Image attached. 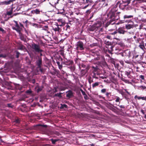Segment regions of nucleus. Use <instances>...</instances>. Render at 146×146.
<instances>
[{
  "instance_id": "ea45409f",
  "label": "nucleus",
  "mask_w": 146,
  "mask_h": 146,
  "mask_svg": "<svg viewBox=\"0 0 146 146\" xmlns=\"http://www.w3.org/2000/svg\"><path fill=\"white\" fill-rule=\"evenodd\" d=\"M135 98H137L138 100L141 99V97L138 96L137 95L135 96Z\"/></svg>"
},
{
  "instance_id": "de8ad7c7",
  "label": "nucleus",
  "mask_w": 146,
  "mask_h": 146,
  "mask_svg": "<svg viewBox=\"0 0 146 146\" xmlns=\"http://www.w3.org/2000/svg\"><path fill=\"white\" fill-rule=\"evenodd\" d=\"M39 125L40 126H41V127H47V125Z\"/></svg>"
},
{
  "instance_id": "864d4df0",
  "label": "nucleus",
  "mask_w": 146,
  "mask_h": 146,
  "mask_svg": "<svg viewBox=\"0 0 146 146\" xmlns=\"http://www.w3.org/2000/svg\"><path fill=\"white\" fill-rule=\"evenodd\" d=\"M94 13H92L91 14V16H90V19H91L93 17V15H94Z\"/></svg>"
},
{
  "instance_id": "69168bd1",
  "label": "nucleus",
  "mask_w": 146,
  "mask_h": 146,
  "mask_svg": "<svg viewBox=\"0 0 146 146\" xmlns=\"http://www.w3.org/2000/svg\"><path fill=\"white\" fill-rule=\"evenodd\" d=\"M96 28H97V27H96V28H94V29H90V31H94V29H96Z\"/></svg>"
},
{
  "instance_id": "2f4dec72",
  "label": "nucleus",
  "mask_w": 146,
  "mask_h": 146,
  "mask_svg": "<svg viewBox=\"0 0 146 146\" xmlns=\"http://www.w3.org/2000/svg\"><path fill=\"white\" fill-rule=\"evenodd\" d=\"M119 93L120 94L123 96H124L125 94V93L122 91H119Z\"/></svg>"
},
{
  "instance_id": "49530a36",
  "label": "nucleus",
  "mask_w": 146,
  "mask_h": 146,
  "mask_svg": "<svg viewBox=\"0 0 146 146\" xmlns=\"http://www.w3.org/2000/svg\"><path fill=\"white\" fill-rule=\"evenodd\" d=\"M111 35H108L107 36H106V38L108 39H111Z\"/></svg>"
},
{
  "instance_id": "37998d69",
  "label": "nucleus",
  "mask_w": 146,
  "mask_h": 146,
  "mask_svg": "<svg viewBox=\"0 0 146 146\" xmlns=\"http://www.w3.org/2000/svg\"><path fill=\"white\" fill-rule=\"evenodd\" d=\"M141 99H142L143 100H146V96L141 97Z\"/></svg>"
},
{
  "instance_id": "79ce46f5",
  "label": "nucleus",
  "mask_w": 146,
  "mask_h": 146,
  "mask_svg": "<svg viewBox=\"0 0 146 146\" xmlns=\"http://www.w3.org/2000/svg\"><path fill=\"white\" fill-rule=\"evenodd\" d=\"M84 96V98L85 100H87L88 99V96H87V95L86 94Z\"/></svg>"
},
{
  "instance_id": "20e7f679",
  "label": "nucleus",
  "mask_w": 146,
  "mask_h": 146,
  "mask_svg": "<svg viewBox=\"0 0 146 146\" xmlns=\"http://www.w3.org/2000/svg\"><path fill=\"white\" fill-rule=\"evenodd\" d=\"M83 43L81 41H78L77 42L76 44V49L78 50L79 49L80 50H82L84 49L83 47Z\"/></svg>"
},
{
  "instance_id": "13d9d810",
  "label": "nucleus",
  "mask_w": 146,
  "mask_h": 146,
  "mask_svg": "<svg viewBox=\"0 0 146 146\" xmlns=\"http://www.w3.org/2000/svg\"><path fill=\"white\" fill-rule=\"evenodd\" d=\"M111 44V43L109 42H107V43H106V45H110Z\"/></svg>"
},
{
  "instance_id": "f704fd0d",
  "label": "nucleus",
  "mask_w": 146,
  "mask_h": 146,
  "mask_svg": "<svg viewBox=\"0 0 146 146\" xmlns=\"http://www.w3.org/2000/svg\"><path fill=\"white\" fill-rule=\"evenodd\" d=\"M92 2H93V1L92 0H86V3H92Z\"/></svg>"
},
{
  "instance_id": "5701e85b",
  "label": "nucleus",
  "mask_w": 146,
  "mask_h": 146,
  "mask_svg": "<svg viewBox=\"0 0 146 146\" xmlns=\"http://www.w3.org/2000/svg\"><path fill=\"white\" fill-rule=\"evenodd\" d=\"M42 89V88L40 87H38L36 89V90L37 93L41 91Z\"/></svg>"
},
{
  "instance_id": "bf43d9fd",
  "label": "nucleus",
  "mask_w": 146,
  "mask_h": 146,
  "mask_svg": "<svg viewBox=\"0 0 146 146\" xmlns=\"http://www.w3.org/2000/svg\"><path fill=\"white\" fill-rule=\"evenodd\" d=\"M59 60H60L61 61H62L63 60V59L60 56H59Z\"/></svg>"
},
{
  "instance_id": "a19ab883",
  "label": "nucleus",
  "mask_w": 146,
  "mask_h": 146,
  "mask_svg": "<svg viewBox=\"0 0 146 146\" xmlns=\"http://www.w3.org/2000/svg\"><path fill=\"white\" fill-rule=\"evenodd\" d=\"M0 31H1L3 33L5 32L4 30L2 28L0 27Z\"/></svg>"
},
{
  "instance_id": "cd10ccee",
  "label": "nucleus",
  "mask_w": 146,
  "mask_h": 146,
  "mask_svg": "<svg viewBox=\"0 0 146 146\" xmlns=\"http://www.w3.org/2000/svg\"><path fill=\"white\" fill-rule=\"evenodd\" d=\"M139 47L143 50H144V48H145V47L144 44H140L139 46Z\"/></svg>"
},
{
  "instance_id": "5fc2aeb1",
  "label": "nucleus",
  "mask_w": 146,
  "mask_h": 146,
  "mask_svg": "<svg viewBox=\"0 0 146 146\" xmlns=\"http://www.w3.org/2000/svg\"><path fill=\"white\" fill-rule=\"evenodd\" d=\"M89 6V4H88V5H87L85 6H84V7H83V9H86L87 7H88V6Z\"/></svg>"
},
{
  "instance_id": "0e129e2a",
  "label": "nucleus",
  "mask_w": 146,
  "mask_h": 146,
  "mask_svg": "<svg viewBox=\"0 0 146 146\" xmlns=\"http://www.w3.org/2000/svg\"><path fill=\"white\" fill-rule=\"evenodd\" d=\"M61 54L62 56H63V57H64V54L63 52H61Z\"/></svg>"
},
{
  "instance_id": "774afa93",
  "label": "nucleus",
  "mask_w": 146,
  "mask_h": 146,
  "mask_svg": "<svg viewBox=\"0 0 146 146\" xmlns=\"http://www.w3.org/2000/svg\"><path fill=\"white\" fill-rule=\"evenodd\" d=\"M56 25L57 27H59V23H56Z\"/></svg>"
},
{
  "instance_id": "72a5a7b5",
  "label": "nucleus",
  "mask_w": 146,
  "mask_h": 146,
  "mask_svg": "<svg viewBox=\"0 0 146 146\" xmlns=\"http://www.w3.org/2000/svg\"><path fill=\"white\" fill-rule=\"evenodd\" d=\"M120 99L119 97L117 96L115 100V102H119V101Z\"/></svg>"
},
{
  "instance_id": "bb28decb",
  "label": "nucleus",
  "mask_w": 146,
  "mask_h": 146,
  "mask_svg": "<svg viewBox=\"0 0 146 146\" xmlns=\"http://www.w3.org/2000/svg\"><path fill=\"white\" fill-rule=\"evenodd\" d=\"M132 27V25H126V28L127 29H130Z\"/></svg>"
},
{
  "instance_id": "c03bdc74",
  "label": "nucleus",
  "mask_w": 146,
  "mask_h": 146,
  "mask_svg": "<svg viewBox=\"0 0 146 146\" xmlns=\"http://www.w3.org/2000/svg\"><path fill=\"white\" fill-rule=\"evenodd\" d=\"M7 106L9 107L12 108L13 106H12V105L11 104H7Z\"/></svg>"
},
{
  "instance_id": "2eb2a0df",
  "label": "nucleus",
  "mask_w": 146,
  "mask_h": 146,
  "mask_svg": "<svg viewBox=\"0 0 146 146\" xmlns=\"http://www.w3.org/2000/svg\"><path fill=\"white\" fill-rule=\"evenodd\" d=\"M31 13L33 14H38L40 13V11L38 9H36L35 10L32 11Z\"/></svg>"
},
{
  "instance_id": "423d86ee",
  "label": "nucleus",
  "mask_w": 146,
  "mask_h": 146,
  "mask_svg": "<svg viewBox=\"0 0 146 146\" xmlns=\"http://www.w3.org/2000/svg\"><path fill=\"white\" fill-rule=\"evenodd\" d=\"M73 62L70 60H68L67 58L64 59V64L70 66L71 65L73 64Z\"/></svg>"
},
{
  "instance_id": "39448f33",
  "label": "nucleus",
  "mask_w": 146,
  "mask_h": 146,
  "mask_svg": "<svg viewBox=\"0 0 146 146\" xmlns=\"http://www.w3.org/2000/svg\"><path fill=\"white\" fill-rule=\"evenodd\" d=\"M129 4V2H128L126 3H125L123 2H122L120 3H118L117 4V5H119V7L121 9H123L127 5Z\"/></svg>"
},
{
  "instance_id": "412c9836",
  "label": "nucleus",
  "mask_w": 146,
  "mask_h": 146,
  "mask_svg": "<svg viewBox=\"0 0 146 146\" xmlns=\"http://www.w3.org/2000/svg\"><path fill=\"white\" fill-rule=\"evenodd\" d=\"M59 139H50V141H51L52 143L53 144H55L56 142Z\"/></svg>"
},
{
  "instance_id": "7ed1b4c3",
  "label": "nucleus",
  "mask_w": 146,
  "mask_h": 146,
  "mask_svg": "<svg viewBox=\"0 0 146 146\" xmlns=\"http://www.w3.org/2000/svg\"><path fill=\"white\" fill-rule=\"evenodd\" d=\"M32 48L34 50L33 51L36 52H43V50L41 49L40 46L35 43H33L32 44Z\"/></svg>"
},
{
  "instance_id": "c85d7f7f",
  "label": "nucleus",
  "mask_w": 146,
  "mask_h": 146,
  "mask_svg": "<svg viewBox=\"0 0 146 146\" xmlns=\"http://www.w3.org/2000/svg\"><path fill=\"white\" fill-rule=\"evenodd\" d=\"M26 93L29 94H30L32 93V91L30 89L27 90L26 91Z\"/></svg>"
},
{
  "instance_id": "6e6552de",
  "label": "nucleus",
  "mask_w": 146,
  "mask_h": 146,
  "mask_svg": "<svg viewBox=\"0 0 146 146\" xmlns=\"http://www.w3.org/2000/svg\"><path fill=\"white\" fill-rule=\"evenodd\" d=\"M116 30L117 34L118 33H119L120 34H124L126 32V31L124 30L121 27L118 28Z\"/></svg>"
},
{
  "instance_id": "f257e3e1",
  "label": "nucleus",
  "mask_w": 146,
  "mask_h": 146,
  "mask_svg": "<svg viewBox=\"0 0 146 146\" xmlns=\"http://www.w3.org/2000/svg\"><path fill=\"white\" fill-rule=\"evenodd\" d=\"M36 64L37 66L36 69L38 72H40L41 73L43 72V69L41 68L42 65V57L37 55L35 57Z\"/></svg>"
},
{
  "instance_id": "f8f14e48",
  "label": "nucleus",
  "mask_w": 146,
  "mask_h": 146,
  "mask_svg": "<svg viewBox=\"0 0 146 146\" xmlns=\"http://www.w3.org/2000/svg\"><path fill=\"white\" fill-rule=\"evenodd\" d=\"M67 93L66 96L67 97L70 98H71L73 95V93L72 91L69 90L66 92Z\"/></svg>"
},
{
  "instance_id": "58836bf2",
  "label": "nucleus",
  "mask_w": 146,
  "mask_h": 146,
  "mask_svg": "<svg viewBox=\"0 0 146 146\" xmlns=\"http://www.w3.org/2000/svg\"><path fill=\"white\" fill-rule=\"evenodd\" d=\"M128 2H129V3H130V1L129 0H124L122 1V2L124 3H126Z\"/></svg>"
},
{
  "instance_id": "4c0bfd02",
  "label": "nucleus",
  "mask_w": 146,
  "mask_h": 146,
  "mask_svg": "<svg viewBox=\"0 0 146 146\" xmlns=\"http://www.w3.org/2000/svg\"><path fill=\"white\" fill-rule=\"evenodd\" d=\"M139 78L142 80H144V76L143 75H140L139 76Z\"/></svg>"
},
{
  "instance_id": "6e6d98bb",
  "label": "nucleus",
  "mask_w": 146,
  "mask_h": 146,
  "mask_svg": "<svg viewBox=\"0 0 146 146\" xmlns=\"http://www.w3.org/2000/svg\"><path fill=\"white\" fill-rule=\"evenodd\" d=\"M123 97H124V98L126 99L127 100H128V98L127 97H126V95L125 94V95Z\"/></svg>"
},
{
  "instance_id": "603ef678",
  "label": "nucleus",
  "mask_w": 146,
  "mask_h": 146,
  "mask_svg": "<svg viewBox=\"0 0 146 146\" xmlns=\"http://www.w3.org/2000/svg\"><path fill=\"white\" fill-rule=\"evenodd\" d=\"M119 106L120 108H125V106L123 105H119Z\"/></svg>"
},
{
  "instance_id": "473e14b6",
  "label": "nucleus",
  "mask_w": 146,
  "mask_h": 146,
  "mask_svg": "<svg viewBox=\"0 0 146 146\" xmlns=\"http://www.w3.org/2000/svg\"><path fill=\"white\" fill-rule=\"evenodd\" d=\"M92 77L93 78H95L96 79H98V78L96 76V74L94 73V75H92Z\"/></svg>"
},
{
  "instance_id": "4d7b16f0",
  "label": "nucleus",
  "mask_w": 146,
  "mask_h": 146,
  "mask_svg": "<svg viewBox=\"0 0 146 146\" xmlns=\"http://www.w3.org/2000/svg\"><path fill=\"white\" fill-rule=\"evenodd\" d=\"M79 60L78 58H76L75 60V62L76 63H78V61Z\"/></svg>"
},
{
  "instance_id": "e2e57ef3",
  "label": "nucleus",
  "mask_w": 146,
  "mask_h": 146,
  "mask_svg": "<svg viewBox=\"0 0 146 146\" xmlns=\"http://www.w3.org/2000/svg\"><path fill=\"white\" fill-rule=\"evenodd\" d=\"M141 113H142L143 114H144V110H141Z\"/></svg>"
},
{
  "instance_id": "0eeeda50",
  "label": "nucleus",
  "mask_w": 146,
  "mask_h": 146,
  "mask_svg": "<svg viewBox=\"0 0 146 146\" xmlns=\"http://www.w3.org/2000/svg\"><path fill=\"white\" fill-rule=\"evenodd\" d=\"M131 52L129 50H127L124 51L123 54V55L127 56L129 58L131 56Z\"/></svg>"
},
{
  "instance_id": "09e8293b",
  "label": "nucleus",
  "mask_w": 146,
  "mask_h": 146,
  "mask_svg": "<svg viewBox=\"0 0 146 146\" xmlns=\"http://www.w3.org/2000/svg\"><path fill=\"white\" fill-rule=\"evenodd\" d=\"M42 52H37V53H40V55H38V56H40L41 57H42L41 56L43 55L42 54Z\"/></svg>"
},
{
  "instance_id": "a211bd4d",
  "label": "nucleus",
  "mask_w": 146,
  "mask_h": 146,
  "mask_svg": "<svg viewBox=\"0 0 146 146\" xmlns=\"http://www.w3.org/2000/svg\"><path fill=\"white\" fill-rule=\"evenodd\" d=\"M13 9L12 8L9 11H7V15H11L13 13Z\"/></svg>"
},
{
  "instance_id": "393cba45",
  "label": "nucleus",
  "mask_w": 146,
  "mask_h": 146,
  "mask_svg": "<svg viewBox=\"0 0 146 146\" xmlns=\"http://www.w3.org/2000/svg\"><path fill=\"white\" fill-rule=\"evenodd\" d=\"M56 63H57L58 65V67L59 69H61L62 68V65L60 64V63L58 61L56 62Z\"/></svg>"
},
{
  "instance_id": "4be33fe9",
  "label": "nucleus",
  "mask_w": 146,
  "mask_h": 146,
  "mask_svg": "<svg viewBox=\"0 0 146 146\" xmlns=\"http://www.w3.org/2000/svg\"><path fill=\"white\" fill-rule=\"evenodd\" d=\"M62 93H57V94H55L54 96V97L58 96L59 98H61L62 97Z\"/></svg>"
},
{
  "instance_id": "f3484780",
  "label": "nucleus",
  "mask_w": 146,
  "mask_h": 146,
  "mask_svg": "<svg viewBox=\"0 0 146 146\" xmlns=\"http://www.w3.org/2000/svg\"><path fill=\"white\" fill-rule=\"evenodd\" d=\"M48 26L47 25H46L45 26L43 27H42V29L43 30L47 32L48 33H50L49 32H48Z\"/></svg>"
},
{
  "instance_id": "9d476101",
  "label": "nucleus",
  "mask_w": 146,
  "mask_h": 146,
  "mask_svg": "<svg viewBox=\"0 0 146 146\" xmlns=\"http://www.w3.org/2000/svg\"><path fill=\"white\" fill-rule=\"evenodd\" d=\"M12 0H9L7 1H4L0 2V5H7L10 4L11 2H12Z\"/></svg>"
},
{
  "instance_id": "dca6fc26",
  "label": "nucleus",
  "mask_w": 146,
  "mask_h": 146,
  "mask_svg": "<svg viewBox=\"0 0 146 146\" xmlns=\"http://www.w3.org/2000/svg\"><path fill=\"white\" fill-rule=\"evenodd\" d=\"M133 16L132 15H125L123 17V18L124 19H129L131 18H133Z\"/></svg>"
},
{
  "instance_id": "aec40b11",
  "label": "nucleus",
  "mask_w": 146,
  "mask_h": 146,
  "mask_svg": "<svg viewBox=\"0 0 146 146\" xmlns=\"http://www.w3.org/2000/svg\"><path fill=\"white\" fill-rule=\"evenodd\" d=\"M138 89L143 90L146 89V87L143 86H138Z\"/></svg>"
},
{
  "instance_id": "ddd939ff",
  "label": "nucleus",
  "mask_w": 146,
  "mask_h": 146,
  "mask_svg": "<svg viewBox=\"0 0 146 146\" xmlns=\"http://www.w3.org/2000/svg\"><path fill=\"white\" fill-rule=\"evenodd\" d=\"M130 70H131L126 71L125 72V74L127 75V76L129 78H130V74L131 73V70H132V69H130Z\"/></svg>"
},
{
  "instance_id": "c756f323",
  "label": "nucleus",
  "mask_w": 146,
  "mask_h": 146,
  "mask_svg": "<svg viewBox=\"0 0 146 146\" xmlns=\"http://www.w3.org/2000/svg\"><path fill=\"white\" fill-rule=\"evenodd\" d=\"M13 21L15 23V26L17 28H19V27L18 24L17 22L15 20H14Z\"/></svg>"
},
{
  "instance_id": "4468645a",
  "label": "nucleus",
  "mask_w": 146,
  "mask_h": 146,
  "mask_svg": "<svg viewBox=\"0 0 146 146\" xmlns=\"http://www.w3.org/2000/svg\"><path fill=\"white\" fill-rule=\"evenodd\" d=\"M53 29L55 32L58 31L60 32L61 31L59 27H56L53 28Z\"/></svg>"
},
{
  "instance_id": "a18cd8bd",
  "label": "nucleus",
  "mask_w": 146,
  "mask_h": 146,
  "mask_svg": "<svg viewBox=\"0 0 146 146\" xmlns=\"http://www.w3.org/2000/svg\"><path fill=\"white\" fill-rule=\"evenodd\" d=\"M53 91L54 92V93H55L58 91L57 88H54V89L53 90Z\"/></svg>"
},
{
  "instance_id": "338daca9",
  "label": "nucleus",
  "mask_w": 146,
  "mask_h": 146,
  "mask_svg": "<svg viewBox=\"0 0 146 146\" xmlns=\"http://www.w3.org/2000/svg\"><path fill=\"white\" fill-rule=\"evenodd\" d=\"M82 95L84 96L86 94L85 92L84 91L83 92H82Z\"/></svg>"
},
{
  "instance_id": "c9c22d12",
  "label": "nucleus",
  "mask_w": 146,
  "mask_h": 146,
  "mask_svg": "<svg viewBox=\"0 0 146 146\" xmlns=\"http://www.w3.org/2000/svg\"><path fill=\"white\" fill-rule=\"evenodd\" d=\"M91 77H90L89 78L88 81H89V82L90 83V84H91L92 82H93V80H91Z\"/></svg>"
},
{
  "instance_id": "680f3d73",
  "label": "nucleus",
  "mask_w": 146,
  "mask_h": 146,
  "mask_svg": "<svg viewBox=\"0 0 146 146\" xmlns=\"http://www.w3.org/2000/svg\"><path fill=\"white\" fill-rule=\"evenodd\" d=\"M23 45L21 46L19 48V49L20 50H21L23 49Z\"/></svg>"
},
{
  "instance_id": "3c124183",
  "label": "nucleus",
  "mask_w": 146,
  "mask_h": 146,
  "mask_svg": "<svg viewBox=\"0 0 146 146\" xmlns=\"http://www.w3.org/2000/svg\"><path fill=\"white\" fill-rule=\"evenodd\" d=\"M81 66L83 67V68H86V66L85 65L82 64H81Z\"/></svg>"
},
{
  "instance_id": "f03ea898",
  "label": "nucleus",
  "mask_w": 146,
  "mask_h": 146,
  "mask_svg": "<svg viewBox=\"0 0 146 146\" xmlns=\"http://www.w3.org/2000/svg\"><path fill=\"white\" fill-rule=\"evenodd\" d=\"M110 18L111 20L110 21V23L112 25L115 23V21L119 19V15L117 14L112 13L110 15Z\"/></svg>"
},
{
  "instance_id": "9b49d317",
  "label": "nucleus",
  "mask_w": 146,
  "mask_h": 146,
  "mask_svg": "<svg viewBox=\"0 0 146 146\" xmlns=\"http://www.w3.org/2000/svg\"><path fill=\"white\" fill-rule=\"evenodd\" d=\"M57 20L60 26H63L65 25V23L62 20V19H58Z\"/></svg>"
},
{
  "instance_id": "8fccbe9b",
  "label": "nucleus",
  "mask_w": 146,
  "mask_h": 146,
  "mask_svg": "<svg viewBox=\"0 0 146 146\" xmlns=\"http://www.w3.org/2000/svg\"><path fill=\"white\" fill-rule=\"evenodd\" d=\"M91 12V11L90 10V9H89V10H87L86 12V13H90Z\"/></svg>"
},
{
  "instance_id": "a878e982",
  "label": "nucleus",
  "mask_w": 146,
  "mask_h": 146,
  "mask_svg": "<svg viewBox=\"0 0 146 146\" xmlns=\"http://www.w3.org/2000/svg\"><path fill=\"white\" fill-rule=\"evenodd\" d=\"M15 56L17 58H18L19 57V55L20 54V53L17 51H16L15 52Z\"/></svg>"
},
{
  "instance_id": "b1692460",
  "label": "nucleus",
  "mask_w": 146,
  "mask_h": 146,
  "mask_svg": "<svg viewBox=\"0 0 146 146\" xmlns=\"http://www.w3.org/2000/svg\"><path fill=\"white\" fill-rule=\"evenodd\" d=\"M99 82H95L94 84H92V87L94 88L96 86H98L99 85Z\"/></svg>"
},
{
  "instance_id": "6ab92c4d",
  "label": "nucleus",
  "mask_w": 146,
  "mask_h": 146,
  "mask_svg": "<svg viewBox=\"0 0 146 146\" xmlns=\"http://www.w3.org/2000/svg\"><path fill=\"white\" fill-rule=\"evenodd\" d=\"M61 106L60 107V108L61 109H63L64 108H67L68 106H67L65 104H60Z\"/></svg>"
},
{
  "instance_id": "e433bc0d",
  "label": "nucleus",
  "mask_w": 146,
  "mask_h": 146,
  "mask_svg": "<svg viewBox=\"0 0 146 146\" xmlns=\"http://www.w3.org/2000/svg\"><path fill=\"white\" fill-rule=\"evenodd\" d=\"M106 91V89H103L101 90V92L102 93H105Z\"/></svg>"
},
{
  "instance_id": "1a4fd4ad",
  "label": "nucleus",
  "mask_w": 146,
  "mask_h": 146,
  "mask_svg": "<svg viewBox=\"0 0 146 146\" xmlns=\"http://www.w3.org/2000/svg\"><path fill=\"white\" fill-rule=\"evenodd\" d=\"M109 35H111V36H113L114 37V38L117 40H119V38H117V37L118 36H117V34L116 30L113 32L110 33L109 34Z\"/></svg>"
},
{
  "instance_id": "052dcab7",
  "label": "nucleus",
  "mask_w": 146,
  "mask_h": 146,
  "mask_svg": "<svg viewBox=\"0 0 146 146\" xmlns=\"http://www.w3.org/2000/svg\"><path fill=\"white\" fill-rule=\"evenodd\" d=\"M110 94V93H108V92H107L106 93V96L107 97H108L109 96V95Z\"/></svg>"
},
{
  "instance_id": "7c9ffc66",
  "label": "nucleus",
  "mask_w": 146,
  "mask_h": 146,
  "mask_svg": "<svg viewBox=\"0 0 146 146\" xmlns=\"http://www.w3.org/2000/svg\"><path fill=\"white\" fill-rule=\"evenodd\" d=\"M70 27V26L67 24H66V25L64 27V29H65L66 30H67V29L68 28L69 29Z\"/></svg>"
}]
</instances>
